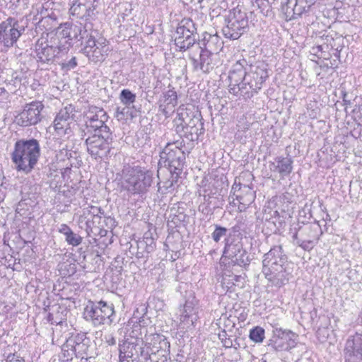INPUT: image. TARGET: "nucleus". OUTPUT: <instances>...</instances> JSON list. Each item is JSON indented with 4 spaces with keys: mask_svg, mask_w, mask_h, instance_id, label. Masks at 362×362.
Wrapping results in <instances>:
<instances>
[{
    "mask_svg": "<svg viewBox=\"0 0 362 362\" xmlns=\"http://www.w3.org/2000/svg\"><path fill=\"white\" fill-rule=\"evenodd\" d=\"M233 261L236 262L239 265L246 266L249 265L250 262V258L247 255V252L243 249L241 252H240L238 256L235 257L233 259Z\"/></svg>",
    "mask_w": 362,
    "mask_h": 362,
    "instance_id": "42",
    "label": "nucleus"
},
{
    "mask_svg": "<svg viewBox=\"0 0 362 362\" xmlns=\"http://www.w3.org/2000/svg\"><path fill=\"white\" fill-rule=\"evenodd\" d=\"M247 64L245 59L237 61L232 66L229 71L228 80L230 83H233L234 86L237 85L238 83H240L242 80H245L246 76V71L245 65Z\"/></svg>",
    "mask_w": 362,
    "mask_h": 362,
    "instance_id": "27",
    "label": "nucleus"
},
{
    "mask_svg": "<svg viewBox=\"0 0 362 362\" xmlns=\"http://www.w3.org/2000/svg\"><path fill=\"white\" fill-rule=\"evenodd\" d=\"M305 2H307L308 6H310V7L315 4V0H305Z\"/></svg>",
    "mask_w": 362,
    "mask_h": 362,
    "instance_id": "58",
    "label": "nucleus"
},
{
    "mask_svg": "<svg viewBox=\"0 0 362 362\" xmlns=\"http://www.w3.org/2000/svg\"><path fill=\"white\" fill-rule=\"evenodd\" d=\"M105 339H106V342L109 344V345H115L116 344V339H115V337L112 335V334H110L108 336H106L105 337Z\"/></svg>",
    "mask_w": 362,
    "mask_h": 362,
    "instance_id": "54",
    "label": "nucleus"
},
{
    "mask_svg": "<svg viewBox=\"0 0 362 362\" xmlns=\"http://www.w3.org/2000/svg\"><path fill=\"white\" fill-rule=\"evenodd\" d=\"M44 105L40 101L26 104L23 110L16 117V122L21 127L35 125L42 119L41 112Z\"/></svg>",
    "mask_w": 362,
    "mask_h": 362,
    "instance_id": "11",
    "label": "nucleus"
},
{
    "mask_svg": "<svg viewBox=\"0 0 362 362\" xmlns=\"http://www.w3.org/2000/svg\"><path fill=\"white\" fill-rule=\"evenodd\" d=\"M310 6H308L305 0H296V4L293 8V14L300 16L309 11Z\"/></svg>",
    "mask_w": 362,
    "mask_h": 362,
    "instance_id": "38",
    "label": "nucleus"
},
{
    "mask_svg": "<svg viewBox=\"0 0 362 362\" xmlns=\"http://www.w3.org/2000/svg\"><path fill=\"white\" fill-rule=\"evenodd\" d=\"M141 344V339L131 337L123 341L122 344H119V351L120 354L127 357L133 358L135 356V351L139 349Z\"/></svg>",
    "mask_w": 362,
    "mask_h": 362,
    "instance_id": "30",
    "label": "nucleus"
},
{
    "mask_svg": "<svg viewBox=\"0 0 362 362\" xmlns=\"http://www.w3.org/2000/svg\"><path fill=\"white\" fill-rule=\"evenodd\" d=\"M101 219V216H100L98 214L93 215L92 221H87L86 222V232L88 233V235L89 236L91 235V233H93L94 235H96V232L101 231V229L100 227H94L93 224L95 223H100V221Z\"/></svg>",
    "mask_w": 362,
    "mask_h": 362,
    "instance_id": "35",
    "label": "nucleus"
},
{
    "mask_svg": "<svg viewBox=\"0 0 362 362\" xmlns=\"http://www.w3.org/2000/svg\"><path fill=\"white\" fill-rule=\"evenodd\" d=\"M287 257L281 245H275L264 255L262 273L273 285L281 287L288 283L289 273L285 267Z\"/></svg>",
    "mask_w": 362,
    "mask_h": 362,
    "instance_id": "2",
    "label": "nucleus"
},
{
    "mask_svg": "<svg viewBox=\"0 0 362 362\" xmlns=\"http://www.w3.org/2000/svg\"><path fill=\"white\" fill-rule=\"evenodd\" d=\"M71 231V228L66 224H61L59 228V232L65 235V237Z\"/></svg>",
    "mask_w": 362,
    "mask_h": 362,
    "instance_id": "51",
    "label": "nucleus"
},
{
    "mask_svg": "<svg viewBox=\"0 0 362 362\" xmlns=\"http://www.w3.org/2000/svg\"><path fill=\"white\" fill-rule=\"evenodd\" d=\"M185 146L183 140L168 143L160 153L159 164H163L170 171L182 173L185 164V153L182 150Z\"/></svg>",
    "mask_w": 362,
    "mask_h": 362,
    "instance_id": "4",
    "label": "nucleus"
},
{
    "mask_svg": "<svg viewBox=\"0 0 362 362\" xmlns=\"http://www.w3.org/2000/svg\"><path fill=\"white\" fill-rule=\"evenodd\" d=\"M187 138L190 141H196L199 136L204 134V122L202 115L195 116L192 120H189L183 127H181Z\"/></svg>",
    "mask_w": 362,
    "mask_h": 362,
    "instance_id": "21",
    "label": "nucleus"
},
{
    "mask_svg": "<svg viewBox=\"0 0 362 362\" xmlns=\"http://www.w3.org/2000/svg\"><path fill=\"white\" fill-rule=\"evenodd\" d=\"M226 25L222 28L224 36L230 40H237L248 29V18L247 13L235 8L230 11L225 19Z\"/></svg>",
    "mask_w": 362,
    "mask_h": 362,
    "instance_id": "6",
    "label": "nucleus"
},
{
    "mask_svg": "<svg viewBox=\"0 0 362 362\" xmlns=\"http://www.w3.org/2000/svg\"><path fill=\"white\" fill-rule=\"evenodd\" d=\"M5 362H25V360L16 354H10L6 357Z\"/></svg>",
    "mask_w": 362,
    "mask_h": 362,
    "instance_id": "49",
    "label": "nucleus"
},
{
    "mask_svg": "<svg viewBox=\"0 0 362 362\" xmlns=\"http://www.w3.org/2000/svg\"><path fill=\"white\" fill-rule=\"evenodd\" d=\"M189 52V57L192 62L194 70L200 69L204 73L210 72L216 65V53L203 49L200 45H194Z\"/></svg>",
    "mask_w": 362,
    "mask_h": 362,
    "instance_id": "10",
    "label": "nucleus"
},
{
    "mask_svg": "<svg viewBox=\"0 0 362 362\" xmlns=\"http://www.w3.org/2000/svg\"><path fill=\"white\" fill-rule=\"evenodd\" d=\"M204 40L205 41L204 49H208L210 52L218 54V50L222 48L223 41L217 35H208V37L204 36Z\"/></svg>",
    "mask_w": 362,
    "mask_h": 362,
    "instance_id": "31",
    "label": "nucleus"
},
{
    "mask_svg": "<svg viewBox=\"0 0 362 362\" xmlns=\"http://www.w3.org/2000/svg\"><path fill=\"white\" fill-rule=\"evenodd\" d=\"M98 0H76L71 7V12L80 19L86 21L93 19L96 16Z\"/></svg>",
    "mask_w": 362,
    "mask_h": 362,
    "instance_id": "18",
    "label": "nucleus"
},
{
    "mask_svg": "<svg viewBox=\"0 0 362 362\" xmlns=\"http://www.w3.org/2000/svg\"><path fill=\"white\" fill-rule=\"evenodd\" d=\"M66 241L69 245L78 246L82 243V238L73 230L65 237Z\"/></svg>",
    "mask_w": 362,
    "mask_h": 362,
    "instance_id": "43",
    "label": "nucleus"
},
{
    "mask_svg": "<svg viewBox=\"0 0 362 362\" xmlns=\"http://www.w3.org/2000/svg\"><path fill=\"white\" fill-rule=\"evenodd\" d=\"M53 320H54L53 315L52 313H49L47 315V321L48 322H49L52 325L53 324L58 325L59 323V322H54Z\"/></svg>",
    "mask_w": 362,
    "mask_h": 362,
    "instance_id": "56",
    "label": "nucleus"
},
{
    "mask_svg": "<svg viewBox=\"0 0 362 362\" xmlns=\"http://www.w3.org/2000/svg\"><path fill=\"white\" fill-rule=\"evenodd\" d=\"M80 25L71 23H65L62 25L57 33V40L58 42H62L68 47V50L71 45L75 42H78V35L80 34Z\"/></svg>",
    "mask_w": 362,
    "mask_h": 362,
    "instance_id": "19",
    "label": "nucleus"
},
{
    "mask_svg": "<svg viewBox=\"0 0 362 362\" xmlns=\"http://www.w3.org/2000/svg\"><path fill=\"white\" fill-rule=\"evenodd\" d=\"M198 318V307L196 300L194 298L187 300L180 315L181 324L184 327L189 328L194 325Z\"/></svg>",
    "mask_w": 362,
    "mask_h": 362,
    "instance_id": "20",
    "label": "nucleus"
},
{
    "mask_svg": "<svg viewBox=\"0 0 362 362\" xmlns=\"http://www.w3.org/2000/svg\"><path fill=\"white\" fill-rule=\"evenodd\" d=\"M75 107L69 105L62 109L54 121L55 131L60 135H69L71 132L70 124L75 117Z\"/></svg>",
    "mask_w": 362,
    "mask_h": 362,
    "instance_id": "17",
    "label": "nucleus"
},
{
    "mask_svg": "<svg viewBox=\"0 0 362 362\" xmlns=\"http://www.w3.org/2000/svg\"><path fill=\"white\" fill-rule=\"evenodd\" d=\"M228 229L226 228L215 225V230L211 233V238L216 243H218L221 238L226 235Z\"/></svg>",
    "mask_w": 362,
    "mask_h": 362,
    "instance_id": "40",
    "label": "nucleus"
},
{
    "mask_svg": "<svg viewBox=\"0 0 362 362\" xmlns=\"http://www.w3.org/2000/svg\"><path fill=\"white\" fill-rule=\"evenodd\" d=\"M229 91L230 93H233L234 95H238V93H241L240 88H239L238 85L234 86L233 83H229Z\"/></svg>",
    "mask_w": 362,
    "mask_h": 362,
    "instance_id": "52",
    "label": "nucleus"
},
{
    "mask_svg": "<svg viewBox=\"0 0 362 362\" xmlns=\"http://www.w3.org/2000/svg\"><path fill=\"white\" fill-rule=\"evenodd\" d=\"M170 178L163 182L162 187L165 190H170L174 188V185L177 182V179L181 173L170 171Z\"/></svg>",
    "mask_w": 362,
    "mask_h": 362,
    "instance_id": "39",
    "label": "nucleus"
},
{
    "mask_svg": "<svg viewBox=\"0 0 362 362\" xmlns=\"http://www.w3.org/2000/svg\"><path fill=\"white\" fill-rule=\"evenodd\" d=\"M152 182V172L136 167L124 174L122 186L132 195L144 194L148 192Z\"/></svg>",
    "mask_w": 362,
    "mask_h": 362,
    "instance_id": "3",
    "label": "nucleus"
},
{
    "mask_svg": "<svg viewBox=\"0 0 362 362\" xmlns=\"http://www.w3.org/2000/svg\"><path fill=\"white\" fill-rule=\"evenodd\" d=\"M92 209H93V213H95V211H99L100 212V209L93 207Z\"/></svg>",
    "mask_w": 362,
    "mask_h": 362,
    "instance_id": "61",
    "label": "nucleus"
},
{
    "mask_svg": "<svg viewBox=\"0 0 362 362\" xmlns=\"http://www.w3.org/2000/svg\"><path fill=\"white\" fill-rule=\"evenodd\" d=\"M138 354H139V349H136V351H135V356H134L135 358H134V360H137L138 361Z\"/></svg>",
    "mask_w": 362,
    "mask_h": 362,
    "instance_id": "59",
    "label": "nucleus"
},
{
    "mask_svg": "<svg viewBox=\"0 0 362 362\" xmlns=\"http://www.w3.org/2000/svg\"><path fill=\"white\" fill-rule=\"evenodd\" d=\"M121 102L126 106L133 104L136 100V95L129 89H124L120 93Z\"/></svg>",
    "mask_w": 362,
    "mask_h": 362,
    "instance_id": "34",
    "label": "nucleus"
},
{
    "mask_svg": "<svg viewBox=\"0 0 362 362\" xmlns=\"http://www.w3.org/2000/svg\"><path fill=\"white\" fill-rule=\"evenodd\" d=\"M298 335L289 329L275 328L269 344L276 351H289L297 344Z\"/></svg>",
    "mask_w": 362,
    "mask_h": 362,
    "instance_id": "12",
    "label": "nucleus"
},
{
    "mask_svg": "<svg viewBox=\"0 0 362 362\" xmlns=\"http://www.w3.org/2000/svg\"><path fill=\"white\" fill-rule=\"evenodd\" d=\"M119 362H134V359L131 357H127V356H124V354H122L119 353Z\"/></svg>",
    "mask_w": 362,
    "mask_h": 362,
    "instance_id": "53",
    "label": "nucleus"
},
{
    "mask_svg": "<svg viewBox=\"0 0 362 362\" xmlns=\"http://www.w3.org/2000/svg\"><path fill=\"white\" fill-rule=\"evenodd\" d=\"M81 28L80 34L78 35V41H82L83 40H87L88 37H92L93 34H97L96 30L91 29L90 24H86L83 26L81 24L79 25Z\"/></svg>",
    "mask_w": 362,
    "mask_h": 362,
    "instance_id": "36",
    "label": "nucleus"
},
{
    "mask_svg": "<svg viewBox=\"0 0 362 362\" xmlns=\"http://www.w3.org/2000/svg\"><path fill=\"white\" fill-rule=\"evenodd\" d=\"M81 130L83 129V128L81 129ZM81 139H83V136H85L84 134L81 132Z\"/></svg>",
    "mask_w": 362,
    "mask_h": 362,
    "instance_id": "63",
    "label": "nucleus"
},
{
    "mask_svg": "<svg viewBox=\"0 0 362 362\" xmlns=\"http://www.w3.org/2000/svg\"><path fill=\"white\" fill-rule=\"evenodd\" d=\"M305 230L311 231V228L310 227L306 228H305Z\"/></svg>",
    "mask_w": 362,
    "mask_h": 362,
    "instance_id": "62",
    "label": "nucleus"
},
{
    "mask_svg": "<svg viewBox=\"0 0 362 362\" xmlns=\"http://www.w3.org/2000/svg\"><path fill=\"white\" fill-rule=\"evenodd\" d=\"M77 62L76 57H73L70 60H69L66 63H62V66L64 68H66L67 69H74L76 66Z\"/></svg>",
    "mask_w": 362,
    "mask_h": 362,
    "instance_id": "50",
    "label": "nucleus"
},
{
    "mask_svg": "<svg viewBox=\"0 0 362 362\" xmlns=\"http://www.w3.org/2000/svg\"><path fill=\"white\" fill-rule=\"evenodd\" d=\"M100 40L101 42H98V45L94 47L90 52H86V56L94 62L103 61L110 51L106 40L102 37H100Z\"/></svg>",
    "mask_w": 362,
    "mask_h": 362,
    "instance_id": "29",
    "label": "nucleus"
},
{
    "mask_svg": "<svg viewBox=\"0 0 362 362\" xmlns=\"http://www.w3.org/2000/svg\"><path fill=\"white\" fill-rule=\"evenodd\" d=\"M18 21L9 17L5 21L0 23V43L10 48L13 47L21 35L22 33L18 29Z\"/></svg>",
    "mask_w": 362,
    "mask_h": 362,
    "instance_id": "13",
    "label": "nucleus"
},
{
    "mask_svg": "<svg viewBox=\"0 0 362 362\" xmlns=\"http://www.w3.org/2000/svg\"><path fill=\"white\" fill-rule=\"evenodd\" d=\"M84 346V344H81L76 339H68L62 345V350L63 351L64 357L66 358V361L72 360L74 356H75L76 358H83L82 354L80 353L79 349Z\"/></svg>",
    "mask_w": 362,
    "mask_h": 362,
    "instance_id": "26",
    "label": "nucleus"
},
{
    "mask_svg": "<svg viewBox=\"0 0 362 362\" xmlns=\"http://www.w3.org/2000/svg\"><path fill=\"white\" fill-rule=\"evenodd\" d=\"M317 49L318 50H321L322 47H321V46H318V47H317Z\"/></svg>",
    "mask_w": 362,
    "mask_h": 362,
    "instance_id": "64",
    "label": "nucleus"
},
{
    "mask_svg": "<svg viewBox=\"0 0 362 362\" xmlns=\"http://www.w3.org/2000/svg\"><path fill=\"white\" fill-rule=\"evenodd\" d=\"M219 339L221 340L223 346L226 348H230L233 346V341L230 337H227L226 331H223L218 334Z\"/></svg>",
    "mask_w": 362,
    "mask_h": 362,
    "instance_id": "46",
    "label": "nucleus"
},
{
    "mask_svg": "<svg viewBox=\"0 0 362 362\" xmlns=\"http://www.w3.org/2000/svg\"><path fill=\"white\" fill-rule=\"evenodd\" d=\"M300 229V227H299L298 228H294V232H293L292 238H293V240H296V242L298 240H299L298 238V231Z\"/></svg>",
    "mask_w": 362,
    "mask_h": 362,
    "instance_id": "55",
    "label": "nucleus"
},
{
    "mask_svg": "<svg viewBox=\"0 0 362 362\" xmlns=\"http://www.w3.org/2000/svg\"><path fill=\"white\" fill-rule=\"evenodd\" d=\"M239 88L241 90V94L243 93L245 95H247L248 98L251 96V90L249 88L247 83L245 82V80H242L240 83H238Z\"/></svg>",
    "mask_w": 362,
    "mask_h": 362,
    "instance_id": "48",
    "label": "nucleus"
},
{
    "mask_svg": "<svg viewBox=\"0 0 362 362\" xmlns=\"http://www.w3.org/2000/svg\"><path fill=\"white\" fill-rule=\"evenodd\" d=\"M201 112L192 105H181L177 109V117L175 119L177 128L183 127L189 120H192Z\"/></svg>",
    "mask_w": 362,
    "mask_h": 362,
    "instance_id": "23",
    "label": "nucleus"
},
{
    "mask_svg": "<svg viewBox=\"0 0 362 362\" xmlns=\"http://www.w3.org/2000/svg\"><path fill=\"white\" fill-rule=\"evenodd\" d=\"M145 346H150V351L154 354L159 351H170V343L165 337L160 334H151L145 337Z\"/></svg>",
    "mask_w": 362,
    "mask_h": 362,
    "instance_id": "22",
    "label": "nucleus"
},
{
    "mask_svg": "<svg viewBox=\"0 0 362 362\" xmlns=\"http://www.w3.org/2000/svg\"><path fill=\"white\" fill-rule=\"evenodd\" d=\"M296 244L306 251H310L314 246L313 240H298Z\"/></svg>",
    "mask_w": 362,
    "mask_h": 362,
    "instance_id": "47",
    "label": "nucleus"
},
{
    "mask_svg": "<svg viewBox=\"0 0 362 362\" xmlns=\"http://www.w3.org/2000/svg\"><path fill=\"white\" fill-rule=\"evenodd\" d=\"M250 338L256 343H259L264 339V329L260 327H256L250 332Z\"/></svg>",
    "mask_w": 362,
    "mask_h": 362,
    "instance_id": "37",
    "label": "nucleus"
},
{
    "mask_svg": "<svg viewBox=\"0 0 362 362\" xmlns=\"http://www.w3.org/2000/svg\"><path fill=\"white\" fill-rule=\"evenodd\" d=\"M109 116L107 112L100 107L96 106H90L89 107L88 111L86 113V121L89 122L93 120H99L100 119H108Z\"/></svg>",
    "mask_w": 362,
    "mask_h": 362,
    "instance_id": "32",
    "label": "nucleus"
},
{
    "mask_svg": "<svg viewBox=\"0 0 362 362\" xmlns=\"http://www.w3.org/2000/svg\"><path fill=\"white\" fill-rule=\"evenodd\" d=\"M108 119L93 120L85 122V129H82L84 135H93V134H112L110 127L107 125L106 122Z\"/></svg>",
    "mask_w": 362,
    "mask_h": 362,
    "instance_id": "24",
    "label": "nucleus"
},
{
    "mask_svg": "<svg viewBox=\"0 0 362 362\" xmlns=\"http://www.w3.org/2000/svg\"><path fill=\"white\" fill-rule=\"evenodd\" d=\"M115 313L114 306L112 303L100 300L96 303H90L84 309L83 315L87 321H90L94 326L103 324L110 325Z\"/></svg>",
    "mask_w": 362,
    "mask_h": 362,
    "instance_id": "7",
    "label": "nucleus"
},
{
    "mask_svg": "<svg viewBox=\"0 0 362 362\" xmlns=\"http://www.w3.org/2000/svg\"><path fill=\"white\" fill-rule=\"evenodd\" d=\"M144 242L146 244V251L148 253L153 251L155 247V242L154 239L151 237V234L145 233L144 237Z\"/></svg>",
    "mask_w": 362,
    "mask_h": 362,
    "instance_id": "45",
    "label": "nucleus"
},
{
    "mask_svg": "<svg viewBox=\"0 0 362 362\" xmlns=\"http://www.w3.org/2000/svg\"><path fill=\"white\" fill-rule=\"evenodd\" d=\"M344 362H362V334L349 336L343 351Z\"/></svg>",
    "mask_w": 362,
    "mask_h": 362,
    "instance_id": "16",
    "label": "nucleus"
},
{
    "mask_svg": "<svg viewBox=\"0 0 362 362\" xmlns=\"http://www.w3.org/2000/svg\"><path fill=\"white\" fill-rule=\"evenodd\" d=\"M293 160L288 157H276L274 161L271 163V170L280 174L282 177L290 175L293 170Z\"/></svg>",
    "mask_w": 362,
    "mask_h": 362,
    "instance_id": "25",
    "label": "nucleus"
},
{
    "mask_svg": "<svg viewBox=\"0 0 362 362\" xmlns=\"http://www.w3.org/2000/svg\"><path fill=\"white\" fill-rule=\"evenodd\" d=\"M54 38L50 43L47 40L39 39L35 44V53L37 62L43 64H52L57 59H59L68 52V47L58 42L57 45Z\"/></svg>",
    "mask_w": 362,
    "mask_h": 362,
    "instance_id": "8",
    "label": "nucleus"
},
{
    "mask_svg": "<svg viewBox=\"0 0 362 362\" xmlns=\"http://www.w3.org/2000/svg\"><path fill=\"white\" fill-rule=\"evenodd\" d=\"M88 153L95 159L107 157L111 151L112 134L89 135L85 140Z\"/></svg>",
    "mask_w": 362,
    "mask_h": 362,
    "instance_id": "9",
    "label": "nucleus"
},
{
    "mask_svg": "<svg viewBox=\"0 0 362 362\" xmlns=\"http://www.w3.org/2000/svg\"><path fill=\"white\" fill-rule=\"evenodd\" d=\"M231 193L233 194L230 197H232L233 201L235 199L238 201L240 211L245 210L255 199V192L252 188L248 185H243L240 179L237 177L232 186Z\"/></svg>",
    "mask_w": 362,
    "mask_h": 362,
    "instance_id": "14",
    "label": "nucleus"
},
{
    "mask_svg": "<svg viewBox=\"0 0 362 362\" xmlns=\"http://www.w3.org/2000/svg\"><path fill=\"white\" fill-rule=\"evenodd\" d=\"M243 249V244L240 241L234 237H228L225 239L223 256L233 260L235 257L238 256Z\"/></svg>",
    "mask_w": 362,
    "mask_h": 362,
    "instance_id": "28",
    "label": "nucleus"
},
{
    "mask_svg": "<svg viewBox=\"0 0 362 362\" xmlns=\"http://www.w3.org/2000/svg\"><path fill=\"white\" fill-rule=\"evenodd\" d=\"M95 34H93L92 35V37H88L86 40L85 47H83V49H82L83 53L85 54L86 55V52H90L94 47H95L97 45H99L98 43V42H101L100 38L98 40H95Z\"/></svg>",
    "mask_w": 362,
    "mask_h": 362,
    "instance_id": "41",
    "label": "nucleus"
},
{
    "mask_svg": "<svg viewBox=\"0 0 362 362\" xmlns=\"http://www.w3.org/2000/svg\"><path fill=\"white\" fill-rule=\"evenodd\" d=\"M41 154L38 140L34 138L17 139L11 153L15 169L29 174L36 166Z\"/></svg>",
    "mask_w": 362,
    "mask_h": 362,
    "instance_id": "1",
    "label": "nucleus"
},
{
    "mask_svg": "<svg viewBox=\"0 0 362 362\" xmlns=\"http://www.w3.org/2000/svg\"><path fill=\"white\" fill-rule=\"evenodd\" d=\"M275 1L276 0H267V4L272 5V4H274Z\"/></svg>",
    "mask_w": 362,
    "mask_h": 362,
    "instance_id": "60",
    "label": "nucleus"
},
{
    "mask_svg": "<svg viewBox=\"0 0 362 362\" xmlns=\"http://www.w3.org/2000/svg\"><path fill=\"white\" fill-rule=\"evenodd\" d=\"M165 102L168 105H171L172 107H175L177 104V93L173 90H169L165 93Z\"/></svg>",
    "mask_w": 362,
    "mask_h": 362,
    "instance_id": "44",
    "label": "nucleus"
},
{
    "mask_svg": "<svg viewBox=\"0 0 362 362\" xmlns=\"http://www.w3.org/2000/svg\"><path fill=\"white\" fill-rule=\"evenodd\" d=\"M268 76L267 69L264 64L260 63L250 66V70L247 72L245 80L251 90V96L262 88L263 83Z\"/></svg>",
    "mask_w": 362,
    "mask_h": 362,
    "instance_id": "15",
    "label": "nucleus"
},
{
    "mask_svg": "<svg viewBox=\"0 0 362 362\" xmlns=\"http://www.w3.org/2000/svg\"><path fill=\"white\" fill-rule=\"evenodd\" d=\"M139 354H138V362H146L151 359V356L154 354L150 351V346H145V341L141 339V344L139 346Z\"/></svg>",
    "mask_w": 362,
    "mask_h": 362,
    "instance_id": "33",
    "label": "nucleus"
},
{
    "mask_svg": "<svg viewBox=\"0 0 362 362\" xmlns=\"http://www.w3.org/2000/svg\"><path fill=\"white\" fill-rule=\"evenodd\" d=\"M175 35V45L181 52L188 50L189 52L194 48V45H200L198 42L199 36L195 23L189 18L181 20L177 27Z\"/></svg>",
    "mask_w": 362,
    "mask_h": 362,
    "instance_id": "5",
    "label": "nucleus"
},
{
    "mask_svg": "<svg viewBox=\"0 0 362 362\" xmlns=\"http://www.w3.org/2000/svg\"><path fill=\"white\" fill-rule=\"evenodd\" d=\"M356 115L358 119L362 122V105L358 107Z\"/></svg>",
    "mask_w": 362,
    "mask_h": 362,
    "instance_id": "57",
    "label": "nucleus"
}]
</instances>
